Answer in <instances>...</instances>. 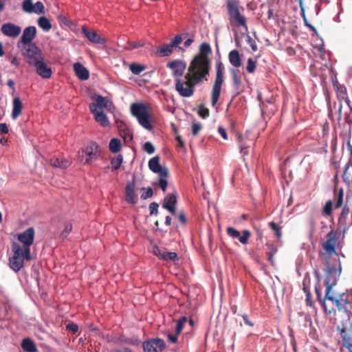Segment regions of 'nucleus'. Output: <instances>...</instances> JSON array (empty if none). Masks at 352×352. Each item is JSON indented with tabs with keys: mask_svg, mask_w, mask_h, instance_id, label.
Returning a JSON list of instances; mask_svg holds the SVG:
<instances>
[{
	"mask_svg": "<svg viewBox=\"0 0 352 352\" xmlns=\"http://www.w3.org/2000/svg\"><path fill=\"white\" fill-rule=\"evenodd\" d=\"M20 48L25 61L36 67L39 76L44 78V59L41 50L35 43L22 45Z\"/></svg>",
	"mask_w": 352,
	"mask_h": 352,
	"instance_id": "obj_1",
	"label": "nucleus"
},
{
	"mask_svg": "<svg viewBox=\"0 0 352 352\" xmlns=\"http://www.w3.org/2000/svg\"><path fill=\"white\" fill-rule=\"evenodd\" d=\"M210 60H204L193 58L190 63L186 74L199 84L208 81L210 69Z\"/></svg>",
	"mask_w": 352,
	"mask_h": 352,
	"instance_id": "obj_2",
	"label": "nucleus"
},
{
	"mask_svg": "<svg viewBox=\"0 0 352 352\" xmlns=\"http://www.w3.org/2000/svg\"><path fill=\"white\" fill-rule=\"evenodd\" d=\"M215 72V80L211 91V104L212 107H214L219 100L222 85L224 82L225 67L220 60L216 61Z\"/></svg>",
	"mask_w": 352,
	"mask_h": 352,
	"instance_id": "obj_3",
	"label": "nucleus"
},
{
	"mask_svg": "<svg viewBox=\"0 0 352 352\" xmlns=\"http://www.w3.org/2000/svg\"><path fill=\"white\" fill-rule=\"evenodd\" d=\"M131 114L135 117L139 124L144 129L151 131L153 125L151 123V116L149 114L147 107L142 103H132L131 104Z\"/></svg>",
	"mask_w": 352,
	"mask_h": 352,
	"instance_id": "obj_4",
	"label": "nucleus"
},
{
	"mask_svg": "<svg viewBox=\"0 0 352 352\" xmlns=\"http://www.w3.org/2000/svg\"><path fill=\"white\" fill-rule=\"evenodd\" d=\"M175 90L184 98L191 97L195 93V87L199 84L186 74L184 78H175Z\"/></svg>",
	"mask_w": 352,
	"mask_h": 352,
	"instance_id": "obj_5",
	"label": "nucleus"
},
{
	"mask_svg": "<svg viewBox=\"0 0 352 352\" xmlns=\"http://www.w3.org/2000/svg\"><path fill=\"white\" fill-rule=\"evenodd\" d=\"M149 169L159 175L158 186L164 192L166 190L168 182L166 178L169 176L168 169L166 167H162L160 164V157L156 155L152 157L148 161Z\"/></svg>",
	"mask_w": 352,
	"mask_h": 352,
	"instance_id": "obj_6",
	"label": "nucleus"
},
{
	"mask_svg": "<svg viewBox=\"0 0 352 352\" xmlns=\"http://www.w3.org/2000/svg\"><path fill=\"white\" fill-rule=\"evenodd\" d=\"M12 248L13 256L9 259V265L13 271L18 272L24 266V260L28 261L32 258L31 253L28 256L25 255L21 246L15 241L12 242Z\"/></svg>",
	"mask_w": 352,
	"mask_h": 352,
	"instance_id": "obj_7",
	"label": "nucleus"
},
{
	"mask_svg": "<svg viewBox=\"0 0 352 352\" xmlns=\"http://www.w3.org/2000/svg\"><path fill=\"white\" fill-rule=\"evenodd\" d=\"M226 7L230 24L248 29L246 18L240 13L237 3L235 1H227Z\"/></svg>",
	"mask_w": 352,
	"mask_h": 352,
	"instance_id": "obj_8",
	"label": "nucleus"
},
{
	"mask_svg": "<svg viewBox=\"0 0 352 352\" xmlns=\"http://www.w3.org/2000/svg\"><path fill=\"white\" fill-rule=\"evenodd\" d=\"M341 274V267L336 268L332 265H328L325 269L324 285L325 294L328 296V294L331 293V289L337 283L338 279Z\"/></svg>",
	"mask_w": 352,
	"mask_h": 352,
	"instance_id": "obj_9",
	"label": "nucleus"
},
{
	"mask_svg": "<svg viewBox=\"0 0 352 352\" xmlns=\"http://www.w3.org/2000/svg\"><path fill=\"white\" fill-rule=\"evenodd\" d=\"M100 154L98 144L96 142L91 141L82 149V155L79 154V157H83L85 155L87 158L83 164H91L99 158Z\"/></svg>",
	"mask_w": 352,
	"mask_h": 352,
	"instance_id": "obj_10",
	"label": "nucleus"
},
{
	"mask_svg": "<svg viewBox=\"0 0 352 352\" xmlns=\"http://www.w3.org/2000/svg\"><path fill=\"white\" fill-rule=\"evenodd\" d=\"M93 98L96 102H92L89 104V109L91 113H94L98 111H102L103 108L110 112H112L114 110L115 107L113 102L107 97H104L99 94H94Z\"/></svg>",
	"mask_w": 352,
	"mask_h": 352,
	"instance_id": "obj_11",
	"label": "nucleus"
},
{
	"mask_svg": "<svg viewBox=\"0 0 352 352\" xmlns=\"http://www.w3.org/2000/svg\"><path fill=\"white\" fill-rule=\"evenodd\" d=\"M338 331L342 338V345L346 349H352V323L350 320L342 322L338 327Z\"/></svg>",
	"mask_w": 352,
	"mask_h": 352,
	"instance_id": "obj_12",
	"label": "nucleus"
},
{
	"mask_svg": "<svg viewBox=\"0 0 352 352\" xmlns=\"http://www.w3.org/2000/svg\"><path fill=\"white\" fill-rule=\"evenodd\" d=\"M18 240L23 244L22 250L25 255L29 256L30 252V246L33 244L34 239V229L32 227L28 228L27 230L17 236Z\"/></svg>",
	"mask_w": 352,
	"mask_h": 352,
	"instance_id": "obj_13",
	"label": "nucleus"
},
{
	"mask_svg": "<svg viewBox=\"0 0 352 352\" xmlns=\"http://www.w3.org/2000/svg\"><path fill=\"white\" fill-rule=\"evenodd\" d=\"M144 352H162L166 346L165 342L160 338H153L142 344Z\"/></svg>",
	"mask_w": 352,
	"mask_h": 352,
	"instance_id": "obj_14",
	"label": "nucleus"
},
{
	"mask_svg": "<svg viewBox=\"0 0 352 352\" xmlns=\"http://www.w3.org/2000/svg\"><path fill=\"white\" fill-rule=\"evenodd\" d=\"M167 67L173 70V76L175 78H181L186 68V63L182 60H174L167 64Z\"/></svg>",
	"mask_w": 352,
	"mask_h": 352,
	"instance_id": "obj_15",
	"label": "nucleus"
},
{
	"mask_svg": "<svg viewBox=\"0 0 352 352\" xmlns=\"http://www.w3.org/2000/svg\"><path fill=\"white\" fill-rule=\"evenodd\" d=\"M177 203V194L176 192L168 194L164 199L162 207L173 215L176 214V204Z\"/></svg>",
	"mask_w": 352,
	"mask_h": 352,
	"instance_id": "obj_16",
	"label": "nucleus"
},
{
	"mask_svg": "<svg viewBox=\"0 0 352 352\" xmlns=\"http://www.w3.org/2000/svg\"><path fill=\"white\" fill-rule=\"evenodd\" d=\"M338 243V234L333 230L327 234V240L322 245V248L329 254L336 253V246Z\"/></svg>",
	"mask_w": 352,
	"mask_h": 352,
	"instance_id": "obj_17",
	"label": "nucleus"
},
{
	"mask_svg": "<svg viewBox=\"0 0 352 352\" xmlns=\"http://www.w3.org/2000/svg\"><path fill=\"white\" fill-rule=\"evenodd\" d=\"M227 234L233 239H238L239 241L243 245L248 243V240L251 236V232L248 230L242 231V234L240 232L232 227H229L226 230Z\"/></svg>",
	"mask_w": 352,
	"mask_h": 352,
	"instance_id": "obj_18",
	"label": "nucleus"
},
{
	"mask_svg": "<svg viewBox=\"0 0 352 352\" xmlns=\"http://www.w3.org/2000/svg\"><path fill=\"white\" fill-rule=\"evenodd\" d=\"M36 34V28L34 26H29L25 28L20 40L18 41L17 45L34 43L32 40L35 37Z\"/></svg>",
	"mask_w": 352,
	"mask_h": 352,
	"instance_id": "obj_19",
	"label": "nucleus"
},
{
	"mask_svg": "<svg viewBox=\"0 0 352 352\" xmlns=\"http://www.w3.org/2000/svg\"><path fill=\"white\" fill-rule=\"evenodd\" d=\"M1 31L6 36L15 38L20 34L21 28L14 23H6L1 26Z\"/></svg>",
	"mask_w": 352,
	"mask_h": 352,
	"instance_id": "obj_20",
	"label": "nucleus"
},
{
	"mask_svg": "<svg viewBox=\"0 0 352 352\" xmlns=\"http://www.w3.org/2000/svg\"><path fill=\"white\" fill-rule=\"evenodd\" d=\"M232 77V87L236 94H239L243 90L240 71L238 69L232 68L230 69Z\"/></svg>",
	"mask_w": 352,
	"mask_h": 352,
	"instance_id": "obj_21",
	"label": "nucleus"
},
{
	"mask_svg": "<svg viewBox=\"0 0 352 352\" xmlns=\"http://www.w3.org/2000/svg\"><path fill=\"white\" fill-rule=\"evenodd\" d=\"M82 31L90 42L100 45L105 44L106 40L104 38L101 37L100 35H98L95 30L88 29L86 27L83 26L82 28Z\"/></svg>",
	"mask_w": 352,
	"mask_h": 352,
	"instance_id": "obj_22",
	"label": "nucleus"
},
{
	"mask_svg": "<svg viewBox=\"0 0 352 352\" xmlns=\"http://www.w3.org/2000/svg\"><path fill=\"white\" fill-rule=\"evenodd\" d=\"M212 50L210 45L207 43H203L199 46V53L193 58L204 60H210L208 55L211 54Z\"/></svg>",
	"mask_w": 352,
	"mask_h": 352,
	"instance_id": "obj_23",
	"label": "nucleus"
},
{
	"mask_svg": "<svg viewBox=\"0 0 352 352\" xmlns=\"http://www.w3.org/2000/svg\"><path fill=\"white\" fill-rule=\"evenodd\" d=\"M74 69L78 78L82 80H87L89 77V71L81 63L74 64Z\"/></svg>",
	"mask_w": 352,
	"mask_h": 352,
	"instance_id": "obj_24",
	"label": "nucleus"
},
{
	"mask_svg": "<svg viewBox=\"0 0 352 352\" xmlns=\"http://www.w3.org/2000/svg\"><path fill=\"white\" fill-rule=\"evenodd\" d=\"M125 198L126 201L131 204L134 205L136 201V195L135 193L134 184H128L125 189Z\"/></svg>",
	"mask_w": 352,
	"mask_h": 352,
	"instance_id": "obj_25",
	"label": "nucleus"
},
{
	"mask_svg": "<svg viewBox=\"0 0 352 352\" xmlns=\"http://www.w3.org/2000/svg\"><path fill=\"white\" fill-rule=\"evenodd\" d=\"M337 98L339 100V102H344L346 104V108H349V103L351 101L348 97L346 88L344 85L338 87V89H336Z\"/></svg>",
	"mask_w": 352,
	"mask_h": 352,
	"instance_id": "obj_26",
	"label": "nucleus"
},
{
	"mask_svg": "<svg viewBox=\"0 0 352 352\" xmlns=\"http://www.w3.org/2000/svg\"><path fill=\"white\" fill-rule=\"evenodd\" d=\"M329 300L331 301L333 303L336 305V306L338 307L339 310H346V306L349 304V301L346 299H344L342 297H340V298H336L331 296L330 294H328V296H327V294H325L324 300Z\"/></svg>",
	"mask_w": 352,
	"mask_h": 352,
	"instance_id": "obj_27",
	"label": "nucleus"
},
{
	"mask_svg": "<svg viewBox=\"0 0 352 352\" xmlns=\"http://www.w3.org/2000/svg\"><path fill=\"white\" fill-rule=\"evenodd\" d=\"M118 126L120 131V135L123 138L125 142H129L133 140L132 131L123 122L121 121L120 124H118Z\"/></svg>",
	"mask_w": 352,
	"mask_h": 352,
	"instance_id": "obj_28",
	"label": "nucleus"
},
{
	"mask_svg": "<svg viewBox=\"0 0 352 352\" xmlns=\"http://www.w3.org/2000/svg\"><path fill=\"white\" fill-rule=\"evenodd\" d=\"M228 59L230 64L236 68H239L242 65V60L239 52L236 50H233L230 52L228 54Z\"/></svg>",
	"mask_w": 352,
	"mask_h": 352,
	"instance_id": "obj_29",
	"label": "nucleus"
},
{
	"mask_svg": "<svg viewBox=\"0 0 352 352\" xmlns=\"http://www.w3.org/2000/svg\"><path fill=\"white\" fill-rule=\"evenodd\" d=\"M173 48L170 43L163 44L157 48L156 54L160 57L168 56L173 53Z\"/></svg>",
	"mask_w": 352,
	"mask_h": 352,
	"instance_id": "obj_30",
	"label": "nucleus"
},
{
	"mask_svg": "<svg viewBox=\"0 0 352 352\" xmlns=\"http://www.w3.org/2000/svg\"><path fill=\"white\" fill-rule=\"evenodd\" d=\"M13 109L12 112V117L16 119L21 113L23 109L22 102L19 96H15L13 99Z\"/></svg>",
	"mask_w": 352,
	"mask_h": 352,
	"instance_id": "obj_31",
	"label": "nucleus"
},
{
	"mask_svg": "<svg viewBox=\"0 0 352 352\" xmlns=\"http://www.w3.org/2000/svg\"><path fill=\"white\" fill-rule=\"evenodd\" d=\"M91 113L94 115L96 121L102 126L107 127L109 126L110 122L103 111H98Z\"/></svg>",
	"mask_w": 352,
	"mask_h": 352,
	"instance_id": "obj_32",
	"label": "nucleus"
},
{
	"mask_svg": "<svg viewBox=\"0 0 352 352\" xmlns=\"http://www.w3.org/2000/svg\"><path fill=\"white\" fill-rule=\"evenodd\" d=\"M50 165L53 167L66 168L71 165L69 160L54 157L50 160Z\"/></svg>",
	"mask_w": 352,
	"mask_h": 352,
	"instance_id": "obj_33",
	"label": "nucleus"
},
{
	"mask_svg": "<svg viewBox=\"0 0 352 352\" xmlns=\"http://www.w3.org/2000/svg\"><path fill=\"white\" fill-rule=\"evenodd\" d=\"M118 342L120 344H127L133 346H138L141 343L138 338H128L124 335H121L118 338Z\"/></svg>",
	"mask_w": 352,
	"mask_h": 352,
	"instance_id": "obj_34",
	"label": "nucleus"
},
{
	"mask_svg": "<svg viewBox=\"0 0 352 352\" xmlns=\"http://www.w3.org/2000/svg\"><path fill=\"white\" fill-rule=\"evenodd\" d=\"M21 347L26 352H36L37 349L34 342L30 338H25L21 343Z\"/></svg>",
	"mask_w": 352,
	"mask_h": 352,
	"instance_id": "obj_35",
	"label": "nucleus"
},
{
	"mask_svg": "<svg viewBox=\"0 0 352 352\" xmlns=\"http://www.w3.org/2000/svg\"><path fill=\"white\" fill-rule=\"evenodd\" d=\"M237 138L239 144L240 152L243 157V160H245V156L248 155L249 153V146L246 144L243 135H239Z\"/></svg>",
	"mask_w": 352,
	"mask_h": 352,
	"instance_id": "obj_36",
	"label": "nucleus"
},
{
	"mask_svg": "<svg viewBox=\"0 0 352 352\" xmlns=\"http://www.w3.org/2000/svg\"><path fill=\"white\" fill-rule=\"evenodd\" d=\"M344 190L342 188H340L338 191L334 190V201L335 208H339L342 206L343 203Z\"/></svg>",
	"mask_w": 352,
	"mask_h": 352,
	"instance_id": "obj_37",
	"label": "nucleus"
},
{
	"mask_svg": "<svg viewBox=\"0 0 352 352\" xmlns=\"http://www.w3.org/2000/svg\"><path fill=\"white\" fill-rule=\"evenodd\" d=\"M109 151L113 153H116L120 151L121 142L118 138H113L111 140L109 144Z\"/></svg>",
	"mask_w": 352,
	"mask_h": 352,
	"instance_id": "obj_38",
	"label": "nucleus"
},
{
	"mask_svg": "<svg viewBox=\"0 0 352 352\" xmlns=\"http://www.w3.org/2000/svg\"><path fill=\"white\" fill-rule=\"evenodd\" d=\"M267 254L268 255V261L273 264L274 263V256L277 252L276 247L272 243H267Z\"/></svg>",
	"mask_w": 352,
	"mask_h": 352,
	"instance_id": "obj_39",
	"label": "nucleus"
},
{
	"mask_svg": "<svg viewBox=\"0 0 352 352\" xmlns=\"http://www.w3.org/2000/svg\"><path fill=\"white\" fill-rule=\"evenodd\" d=\"M129 69L133 74L139 75L146 69V67L143 65L133 63L130 65Z\"/></svg>",
	"mask_w": 352,
	"mask_h": 352,
	"instance_id": "obj_40",
	"label": "nucleus"
},
{
	"mask_svg": "<svg viewBox=\"0 0 352 352\" xmlns=\"http://www.w3.org/2000/svg\"><path fill=\"white\" fill-rule=\"evenodd\" d=\"M23 10L28 13H32L36 10V6L32 2V0H24L22 3Z\"/></svg>",
	"mask_w": 352,
	"mask_h": 352,
	"instance_id": "obj_41",
	"label": "nucleus"
},
{
	"mask_svg": "<svg viewBox=\"0 0 352 352\" xmlns=\"http://www.w3.org/2000/svg\"><path fill=\"white\" fill-rule=\"evenodd\" d=\"M346 122H352V107L349 104V108H346V104L344 105V112L342 118Z\"/></svg>",
	"mask_w": 352,
	"mask_h": 352,
	"instance_id": "obj_42",
	"label": "nucleus"
},
{
	"mask_svg": "<svg viewBox=\"0 0 352 352\" xmlns=\"http://www.w3.org/2000/svg\"><path fill=\"white\" fill-rule=\"evenodd\" d=\"M184 35L177 34L170 41V43L174 48L178 47L179 50H182V47L179 45L182 43Z\"/></svg>",
	"mask_w": 352,
	"mask_h": 352,
	"instance_id": "obj_43",
	"label": "nucleus"
},
{
	"mask_svg": "<svg viewBox=\"0 0 352 352\" xmlns=\"http://www.w3.org/2000/svg\"><path fill=\"white\" fill-rule=\"evenodd\" d=\"M269 227L274 232L277 239H280L282 236L281 227L274 221L269 223Z\"/></svg>",
	"mask_w": 352,
	"mask_h": 352,
	"instance_id": "obj_44",
	"label": "nucleus"
},
{
	"mask_svg": "<svg viewBox=\"0 0 352 352\" xmlns=\"http://www.w3.org/2000/svg\"><path fill=\"white\" fill-rule=\"evenodd\" d=\"M162 260L175 261L178 260V256L176 252H163Z\"/></svg>",
	"mask_w": 352,
	"mask_h": 352,
	"instance_id": "obj_45",
	"label": "nucleus"
},
{
	"mask_svg": "<svg viewBox=\"0 0 352 352\" xmlns=\"http://www.w3.org/2000/svg\"><path fill=\"white\" fill-rule=\"evenodd\" d=\"M333 108L336 109L338 113L337 120L338 121H340L343 118L344 112V106L342 104V102H338V104L334 103Z\"/></svg>",
	"mask_w": 352,
	"mask_h": 352,
	"instance_id": "obj_46",
	"label": "nucleus"
},
{
	"mask_svg": "<svg viewBox=\"0 0 352 352\" xmlns=\"http://www.w3.org/2000/svg\"><path fill=\"white\" fill-rule=\"evenodd\" d=\"M122 162H123L122 155H118L116 158L112 159L111 161V164H112V168L113 170L119 169Z\"/></svg>",
	"mask_w": 352,
	"mask_h": 352,
	"instance_id": "obj_47",
	"label": "nucleus"
},
{
	"mask_svg": "<svg viewBox=\"0 0 352 352\" xmlns=\"http://www.w3.org/2000/svg\"><path fill=\"white\" fill-rule=\"evenodd\" d=\"M349 212H350L349 208L347 207L346 206H344V207L343 208L342 212L340 215L339 219H338V222L340 224L345 223V220H346V217H348Z\"/></svg>",
	"mask_w": 352,
	"mask_h": 352,
	"instance_id": "obj_48",
	"label": "nucleus"
},
{
	"mask_svg": "<svg viewBox=\"0 0 352 352\" xmlns=\"http://www.w3.org/2000/svg\"><path fill=\"white\" fill-rule=\"evenodd\" d=\"M187 321H188V319L185 316L181 318L177 321V326H176V329H175V332H176L177 335L179 334L182 332V329L184 328V326L187 322Z\"/></svg>",
	"mask_w": 352,
	"mask_h": 352,
	"instance_id": "obj_49",
	"label": "nucleus"
},
{
	"mask_svg": "<svg viewBox=\"0 0 352 352\" xmlns=\"http://www.w3.org/2000/svg\"><path fill=\"white\" fill-rule=\"evenodd\" d=\"M198 115L205 119L209 116L210 111L204 104H200L198 108Z\"/></svg>",
	"mask_w": 352,
	"mask_h": 352,
	"instance_id": "obj_50",
	"label": "nucleus"
},
{
	"mask_svg": "<svg viewBox=\"0 0 352 352\" xmlns=\"http://www.w3.org/2000/svg\"><path fill=\"white\" fill-rule=\"evenodd\" d=\"M72 230V225L71 223H68L65 226L64 230L61 232L60 236L63 240H65L67 238L68 235Z\"/></svg>",
	"mask_w": 352,
	"mask_h": 352,
	"instance_id": "obj_51",
	"label": "nucleus"
},
{
	"mask_svg": "<svg viewBox=\"0 0 352 352\" xmlns=\"http://www.w3.org/2000/svg\"><path fill=\"white\" fill-rule=\"evenodd\" d=\"M256 67V63L254 61L252 58H250L248 59V65L246 67L247 72L248 73H253L254 72Z\"/></svg>",
	"mask_w": 352,
	"mask_h": 352,
	"instance_id": "obj_52",
	"label": "nucleus"
},
{
	"mask_svg": "<svg viewBox=\"0 0 352 352\" xmlns=\"http://www.w3.org/2000/svg\"><path fill=\"white\" fill-rule=\"evenodd\" d=\"M332 206L333 203L331 200H328L323 208V213L327 216H329L332 213Z\"/></svg>",
	"mask_w": 352,
	"mask_h": 352,
	"instance_id": "obj_53",
	"label": "nucleus"
},
{
	"mask_svg": "<svg viewBox=\"0 0 352 352\" xmlns=\"http://www.w3.org/2000/svg\"><path fill=\"white\" fill-rule=\"evenodd\" d=\"M143 149L148 154H153L155 151L154 146L150 142H146L144 144Z\"/></svg>",
	"mask_w": 352,
	"mask_h": 352,
	"instance_id": "obj_54",
	"label": "nucleus"
},
{
	"mask_svg": "<svg viewBox=\"0 0 352 352\" xmlns=\"http://www.w3.org/2000/svg\"><path fill=\"white\" fill-rule=\"evenodd\" d=\"M142 190H145V192H144L141 195V198L142 199H146L153 196V190L151 188H150V187H148V188H142Z\"/></svg>",
	"mask_w": 352,
	"mask_h": 352,
	"instance_id": "obj_55",
	"label": "nucleus"
},
{
	"mask_svg": "<svg viewBox=\"0 0 352 352\" xmlns=\"http://www.w3.org/2000/svg\"><path fill=\"white\" fill-rule=\"evenodd\" d=\"M65 328L66 330L73 333H76L78 331V326L74 322L68 323L67 324H66Z\"/></svg>",
	"mask_w": 352,
	"mask_h": 352,
	"instance_id": "obj_56",
	"label": "nucleus"
},
{
	"mask_svg": "<svg viewBox=\"0 0 352 352\" xmlns=\"http://www.w3.org/2000/svg\"><path fill=\"white\" fill-rule=\"evenodd\" d=\"M246 41L248 44L251 47L253 52H256L258 50L256 41L250 36H247Z\"/></svg>",
	"mask_w": 352,
	"mask_h": 352,
	"instance_id": "obj_57",
	"label": "nucleus"
},
{
	"mask_svg": "<svg viewBox=\"0 0 352 352\" xmlns=\"http://www.w3.org/2000/svg\"><path fill=\"white\" fill-rule=\"evenodd\" d=\"M159 205L156 202H152L149 205L150 214H157Z\"/></svg>",
	"mask_w": 352,
	"mask_h": 352,
	"instance_id": "obj_58",
	"label": "nucleus"
},
{
	"mask_svg": "<svg viewBox=\"0 0 352 352\" xmlns=\"http://www.w3.org/2000/svg\"><path fill=\"white\" fill-rule=\"evenodd\" d=\"M202 129V125L200 123H193L192 124V133L193 135H197Z\"/></svg>",
	"mask_w": 352,
	"mask_h": 352,
	"instance_id": "obj_59",
	"label": "nucleus"
},
{
	"mask_svg": "<svg viewBox=\"0 0 352 352\" xmlns=\"http://www.w3.org/2000/svg\"><path fill=\"white\" fill-rule=\"evenodd\" d=\"M349 169V164H346V166H345V168L344 170V173H343V175H342V178H343V180L347 183V184H349L350 182H351V178H350V176H349V174H348V170Z\"/></svg>",
	"mask_w": 352,
	"mask_h": 352,
	"instance_id": "obj_60",
	"label": "nucleus"
},
{
	"mask_svg": "<svg viewBox=\"0 0 352 352\" xmlns=\"http://www.w3.org/2000/svg\"><path fill=\"white\" fill-rule=\"evenodd\" d=\"M153 253L154 255L159 257V258H162L163 252L161 251L160 248L157 245H154L153 247Z\"/></svg>",
	"mask_w": 352,
	"mask_h": 352,
	"instance_id": "obj_61",
	"label": "nucleus"
},
{
	"mask_svg": "<svg viewBox=\"0 0 352 352\" xmlns=\"http://www.w3.org/2000/svg\"><path fill=\"white\" fill-rule=\"evenodd\" d=\"M177 217H178L179 221L182 224H184V225H186V223H187V219H186V215H185V213H184V211H181V212L179 213V214H178Z\"/></svg>",
	"mask_w": 352,
	"mask_h": 352,
	"instance_id": "obj_62",
	"label": "nucleus"
},
{
	"mask_svg": "<svg viewBox=\"0 0 352 352\" xmlns=\"http://www.w3.org/2000/svg\"><path fill=\"white\" fill-rule=\"evenodd\" d=\"M34 6H36V10H35V13H41V12H43V9H44V6L42 2L41 1H38L36 3L35 5H34Z\"/></svg>",
	"mask_w": 352,
	"mask_h": 352,
	"instance_id": "obj_63",
	"label": "nucleus"
},
{
	"mask_svg": "<svg viewBox=\"0 0 352 352\" xmlns=\"http://www.w3.org/2000/svg\"><path fill=\"white\" fill-rule=\"evenodd\" d=\"M218 132L224 140L228 139L226 131L223 126H219Z\"/></svg>",
	"mask_w": 352,
	"mask_h": 352,
	"instance_id": "obj_64",
	"label": "nucleus"
}]
</instances>
